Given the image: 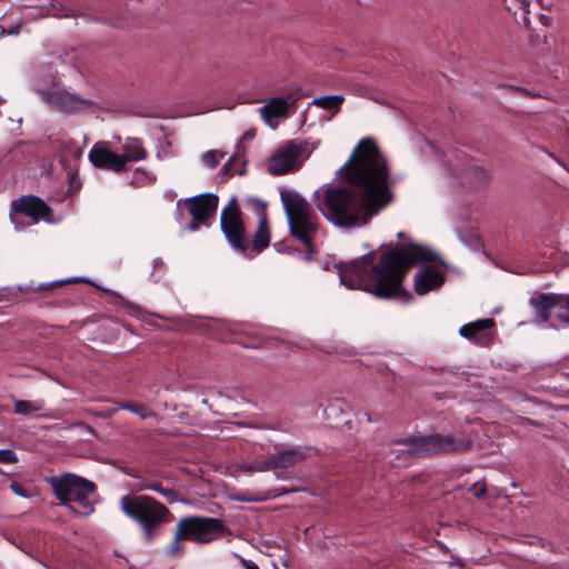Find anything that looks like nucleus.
Masks as SVG:
<instances>
[{"label":"nucleus","instance_id":"34","mask_svg":"<svg viewBox=\"0 0 569 569\" xmlns=\"http://www.w3.org/2000/svg\"><path fill=\"white\" fill-rule=\"evenodd\" d=\"M262 467V462H259V463H242L240 465V470L244 471V472H252V471H257V472H264L266 470H261L259 468Z\"/></svg>","mask_w":569,"mask_h":569},{"label":"nucleus","instance_id":"46","mask_svg":"<svg viewBox=\"0 0 569 569\" xmlns=\"http://www.w3.org/2000/svg\"><path fill=\"white\" fill-rule=\"evenodd\" d=\"M397 237H398L399 239H402V238H405V233H403V232H398Z\"/></svg>","mask_w":569,"mask_h":569},{"label":"nucleus","instance_id":"5","mask_svg":"<svg viewBox=\"0 0 569 569\" xmlns=\"http://www.w3.org/2000/svg\"><path fill=\"white\" fill-rule=\"evenodd\" d=\"M280 199L290 234L311 249L320 231V218L312 206L297 191L282 190Z\"/></svg>","mask_w":569,"mask_h":569},{"label":"nucleus","instance_id":"32","mask_svg":"<svg viewBox=\"0 0 569 569\" xmlns=\"http://www.w3.org/2000/svg\"><path fill=\"white\" fill-rule=\"evenodd\" d=\"M469 491H470L475 497H477V498H482V497L486 495V492H487L486 483H485V482H482V481H477V482H475V483L470 487Z\"/></svg>","mask_w":569,"mask_h":569},{"label":"nucleus","instance_id":"22","mask_svg":"<svg viewBox=\"0 0 569 569\" xmlns=\"http://www.w3.org/2000/svg\"><path fill=\"white\" fill-rule=\"evenodd\" d=\"M44 409V402L41 400L28 401L16 399L13 412L16 415L29 416L33 412H38Z\"/></svg>","mask_w":569,"mask_h":569},{"label":"nucleus","instance_id":"42","mask_svg":"<svg viewBox=\"0 0 569 569\" xmlns=\"http://www.w3.org/2000/svg\"><path fill=\"white\" fill-rule=\"evenodd\" d=\"M519 1H520L522 10L525 12H529L528 7L530 6L531 0H519ZM537 1L540 2V0H537Z\"/></svg>","mask_w":569,"mask_h":569},{"label":"nucleus","instance_id":"1","mask_svg":"<svg viewBox=\"0 0 569 569\" xmlns=\"http://www.w3.org/2000/svg\"><path fill=\"white\" fill-rule=\"evenodd\" d=\"M340 171L350 186L325 184L313 193L318 210L332 224L362 227L392 202L389 168L373 139H361Z\"/></svg>","mask_w":569,"mask_h":569},{"label":"nucleus","instance_id":"29","mask_svg":"<svg viewBox=\"0 0 569 569\" xmlns=\"http://www.w3.org/2000/svg\"><path fill=\"white\" fill-rule=\"evenodd\" d=\"M152 491L160 493L168 503H173L179 501V492L173 488H164L160 482H154L152 487Z\"/></svg>","mask_w":569,"mask_h":569},{"label":"nucleus","instance_id":"31","mask_svg":"<svg viewBox=\"0 0 569 569\" xmlns=\"http://www.w3.org/2000/svg\"><path fill=\"white\" fill-rule=\"evenodd\" d=\"M18 461V457L11 449H0V462L13 463Z\"/></svg>","mask_w":569,"mask_h":569},{"label":"nucleus","instance_id":"35","mask_svg":"<svg viewBox=\"0 0 569 569\" xmlns=\"http://www.w3.org/2000/svg\"><path fill=\"white\" fill-rule=\"evenodd\" d=\"M10 489L19 497L28 498L29 495L27 493L26 489L19 485L18 482L13 481L10 485Z\"/></svg>","mask_w":569,"mask_h":569},{"label":"nucleus","instance_id":"38","mask_svg":"<svg viewBox=\"0 0 569 569\" xmlns=\"http://www.w3.org/2000/svg\"><path fill=\"white\" fill-rule=\"evenodd\" d=\"M241 563L243 565L244 569H260L254 562L241 558Z\"/></svg>","mask_w":569,"mask_h":569},{"label":"nucleus","instance_id":"20","mask_svg":"<svg viewBox=\"0 0 569 569\" xmlns=\"http://www.w3.org/2000/svg\"><path fill=\"white\" fill-rule=\"evenodd\" d=\"M250 249H249V256L251 253H261L266 248L269 247L270 243V229L268 219H263L261 221H258L257 230L252 237L251 240H249Z\"/></svg>","mask_w":569,"mask_h":569},{"label":"nucleus","instance_id":"39","mask_svg":"<svg viewBox=\"0 0 569 569\" xmlns=\"http://www.w3.org/2000/svg\"><path fill=\"white\" fill-rule=\"evenodd\" d=\"M200 224H202V223L192 219V221L187 224V229L189 231L194 232L199 229Z\"/></svg>","mask_w":569,"mask_h":569},{"label":"nucleus","instance_id":"18","mask_svg":"<svg viewBox=\"0 0 569 569\" xmlns=\"http://www.w3.org/2000/svg\"><path fill=\"white\" fill-rule=\"evenodd\" d=\"M121 158L123 164L128 166L130 162L144 161L149 157V152L144 147L142 139L137 137H127L121 146Z\"/></svg>","mask_w":569,"mask_h":569},{"label":"nucleus","instance_id":"14","mask_svg":"<svg viewBox=\"0 0 569 569\" xmlns=\"http://www.w3.org/2000/svg\"><path fill=\"white\" fill-rule=\"evenodd\" d=\"M88 159L94 168L111 171L114 173L124 172L129 169L123 164L120 153L113 152L106 143L97 142L88 153Z\"/></svg>","mask_w":569,"mask_h":569},{"label":"nucleus","instance_id":"24","mask_svg":"<svg viewBox=\"0 0 569 569\" xmlns=\"http://www.w3.org/2000/svg\"><path fill=\"white\" fill-rule=\"evenodd\" d=\"M457 234L462 243L471 249L480 247V238L473 230H458Z\"/></svg>","mask_w":569,"mask_h":569},{"label":"nucleus","instance_id":"25","mask_svg":"<svg viewBox=\"0 0 569 569\" xmlns=\"http://www.w3.org/2000/svg\"><path fill=\"white\" fill-rule=\"evenodd\" d=\"M247 204L250 207V209L256 213L258 217V221H261L263 219H268L267 217V203L258 198H248L246 200Z\"/></svg>","mask_w":569,"mask_h":569},{"label":"nucleus","instance_id":"15","mask_svg":"<svg viewBox=\"0 0 569 569\" xmlns=\"http://www.w3.org/2000/svg\"><path fill=\"white\" fill-rule=\"evenodd\" d=\"M298 99L299 97L293 93H290L287 97L271 98L263 107L260 108L262 119L270 127L276 128L277 122L273 123V120L286 118L289 109L295 107Z\"/></svg>","mask_w":569,"mask_h":569},{"label":"nucleus","instance_id":"47","mask_svg":"<svg viewBox=\"0 0 569 569\" xmlns=\"http://www.w3.org/2000/svg\"><path fill=\"white\" fill-rule=\"evenodd\" d=\"M4 102V100L0 97V104H2Z\"/></svg>","mask_w":569,"mask_h":569},{"label":"nucleus","instance_id":"33","mask_svg":"<svg viewBox=\"0 0 569 569\" xmlns=\"http://www.w3.org/2000/svg\"><path fill=\"white\" fill-rule=\"evenodd\" d=\"M473 174L479 183H486L490 179L488 171L480 167L473 168Z\"/></svg>","mask_w":569,"mask_h":569},{"label":"nucleus","instance_id":"12","mask_svg":"<svg viewBox=\"0 0 569 569\" xmlns=\"http://www.w3.org/2000/svg\"><path fill=\"white\" fill-rule=\"evenodd\" d=\"M37 93L41 97L43 102L63 113H72L84 108L96 107L92 100L80 98L67 90L46 91L43 89H37Z\"/></svg>","mask_w":569,"mask_h":569},{"label":"nucleus","instance_id":"44","mask_svg":"<svg viewBox=\"0 0 569 569\" xmlns=\"http://www.w3.org/2000/svg\"><path fill=\"white\" fill-rule=\"evenodd\" d=\"M541 150H542L543 152H546V153H547L551 159H553V160H555V161H557L558 163H561V161L559 160V158H558L555 153H552V152H550V151L546 150L545 148H541Z\"/></svg>","mask_w":569,"mask_h":569},{"label":"nucleus","instance_id":"45","mask_svg":"<svg viewBox=\"0 0 569 569\" xmlns=\"http://www.w3.org/2000/svg\"><path fill=\"white\" fill-rule=\"evenodd\" d=\"M51 284H40L39 286V289H47L48 287H50Z\"/></svg>","mask_w":569,"mask_h":569},{"label":"nucleus","instance_id":"28","mask_svg":"<svg viewBox=\"0 0 569 569\" xmlns=\"http://www.w3.org/2000/svg\"><path fill=\"white\" fill-rule=\"evenodd\" d=\"M224 156H226L224 152H220L217 150H209L202 154L201 161L207 168L213 169L219 164V161L222 158H224Z\"/></svg>","mask_w":569,"mask_h":569},{"label":"nucleus","instance_id":"11","mask_svg":"<svg viewBox=\"0 0 569 569\" xmlns=\"http://www.w3.org/2000/svg\"><path fill=\"white\" fill-rule=\"evenodd\" d=\"M219 204V197L214 193H201L177 201L176 219H181V207L184 206L191 218L203 224L214 217Z\"/></svg>","mask_w":569,"mask_h":569},{"label":"nucleus","instance_id":"3","mask_svg":"<svg viewBox=\"0 0 569 569\" xmlns=\"http://www.w3.org/2000/svg\"><path fill=\"white\" fill-rule=\"evenodd\" d=\"M472 440L462 433L413 435L392 440L385 456L395 467L409 465L410 458L459 453L471 448Z\"/></svg>","mask_w":569,"mask_h":569},{"label":"nucleus","instance_id":"4","mask_svg":"<svg viewBox=\"0 0 569 569\" xmlns=\"http://www.w3.org/2000/svg\"><path fill=\"white\" fill-rule=\"evenodd\" d=\"M122 512L139 525L144 542L151 543L160 535L161 528L171 522V511L151 496L126 495L120 499Z\"/></svg>","mask_w":569,"mask_h":569},{"label":"nucleus","instance_id":"43","mask_svg":"<svg viewBox=\"0 0 569 569\" xmlns=\"http://www.w3.org/2000/svg\"><path fill=\"white\" fill-rule=\"evenodd\" d=\"M508 88L510 90H513V91H517V92H521L523 94H529L528 90L525 89V88H521V87L508 86Z\"/></svg>","mask_w":569,"mask_h":569},{"label":"nucleus","instance_id":"23","mask_svg":"<svg viewBox=\"0 0 569 569\" xmlns=\"http://www.w3.org/2000/svg\"><path fill=\"white\" fill-rule=\"evenodd\" d=\"M156 179V176L148 172L143 168H136L133 171V179L131 181V184L136 187H144L149 183H153Z\"/></svg>","mask_w":569,"mask_h":569},{"label":"nucleus","instance_id":"6","mask_svg":"<svg viewBox=\"0 0 569 569\" xmlns=\"http://www.w3.org/2000/svg\"><path fill=\"white\" fill-rule=\"evenodd\" d=\"M61 506L67 507L78 516H89L93 512L90 496L97 490V486L74 473L67 472L62 476H53L46 479Z\"/></svg>","mask_w":569,"mask_h":569},{"label":"nucleus","instance_id":"9","mask_svg":"<svg viewBox=\"0 0 569 569\" xmlns=\"http://www.w3.org/2000/svg\"><path fill=\"white\" fill-rule=\"evenodd\" d=\"M51 208L39 197L32 194L21 196L12 200L10 206V220L17 230H22L24 224L21 222L20 217H28L32 223L40 220H49Z\"/></svg>","mask_w":569,"mask_h":569},{"label":"nucleus","instance_id":"27","mask_svg":"<svg viewBox=\"0 0 569 569\" xmlns=\"http://www.w3.org/2000/svg\"><path fill=\"white\" fill-rule=\"evenodd\" d=\"M182 540H187L184 537H179V527H176V532L173 540L168 546L166 553L169 557H179L183 553V546L181 545Z\"/></svg>","mask_w":569,"mask_h":569},{"label":"nucleus","instance_id":"7","mask_svg":"<svg viewBox=\"0 0 569 569\" xmlns=\"http://www.w3.org/2000/svg\"><path fill=\"white\" fill-rule=\"evenodd\" d=\"M220 228L229 243L237 252L249 256L250 243L237 197H232L220 214Z\"/></svg>","mask_w":569,"mask_h":569},{"label":"nucleus","instance_id":"2","mask_svg":"<svg viewBox=\"0 0 569 569\" xmlns=\"http://www.w3.org/2000/svg\"><path fill=\"white\" fill-rule=\"evenodd\" d=\"M375 252H369L349 263L338 266L340 282L348 289H360L381 299L406 295L402 282L410 268L419 262L436 260L429 248L410 243L383 252L373 264Z\"/></svg>","mask_w":569,"mask_h":569},{"label":"nucleus","instance_id":"30","mask_svg":"<svg viewBox=\"0 0 569 569\" xmlns=\"http://www.w3.org/2000/svg\"><path fill=\"white\" fill-rule=\"evenodd\" d=\"M120 408L133 412L141 417L142 419H146L149 416H151V412H148L143 405L122 403Z\"/></svg>","mask_w":569,"mask_h":569},{"label":"nucleus","instance_id":"17","mask_svg":"<svg viewBox=\"0 0 569 569\" xmlns=\"http://www.w3.org/2000/svg\"><path fill=\"white\" fill-rule=\"evenodd\" d=\"M529 303L533 309L536 321L546 323L550 319L551 310L558 308L559 298L556 293H539L531 297Z\"/></svg>","mask_w":569,"mask_h":569},{"label":"nucleus","instance_id":"21","mask_svg":"<svg viewBox=\"0 0 569 569\" xmlns=\"http://www.w3.org/2000/svg\"><path fill=\"white\" fill-rule=\"evenodd\" d=\"M343 101H345L343 96L331 94V96L317 97L312 100L311 104L316 106L317 108L330 110L333 112V114H336L340 111Z\"/></svg>","mask_w":569,"mask_h":569},{"label":"nucleus","instance_id":"26","mask_svg":"<svg viewBox=\"0 0 569 569\" xmlns=\"http://www.w3.org/2000/svg\"><path fill=\"white\" fill-rule=\"evenodd\" d=\"M558 298L557 318L569 326V295H558Z\"/></svg>","mask_w":569,"mask_h":569},{"label":"nucleus","instance_id":"19","mask_svg":"<svg viewBox=\"0 0 569 569\" xmlns=\"http://www.w3.org/2000/svg\"><path fill=\"white\" fill-rule=\"evenodd\" d=\"M443 281L445 277L440 271L425 268L415 276V291L418 295H425L440 288Z\"/></svg>","mask_w":569,"mask_h":569},{"label":"nucleus","instance_id":"36","mask_svg":"<svg viewBox=\"0 0 569 569\" xmlns=\"http://www.w3.org/2000/svg\"><path fill=\"white\" fill-rule=\"evenodd\" d=\"M153 483L152 481H149L147 479H142L139 485H137V490L138 491H142V490H152V487H153Z\"/></svg>","mask_w":569,"mask_h":569},{"label":"nucleus","instance_id":"10","mask_svg":"<svg viewBox=\"0 0 569 569\" xmlns=\"http://www.w3.org/2000/svg\"><path fill=\"white\" fill-rule=\"evenodd\" d=\"M305 147L293 140L286 142L271 156L268 164L269 171L274 176H282L299 169L305 160Z\"/></svg>","mask_w":569,"mask_h":569},{"label":"nucleus","instance_id":"37","mask_svg":"<svg viewBox=\"0 0 569 569\" xmlns=\"http://www.w3.org/2000/svg\"><path fill=\"white\" fill-rule=\"evenodd\" d=\"M232 161H233V158H230L223 166H222V173L226 174V176H229L232 173Z\"/></svg>","mask_w":569,"mask_h":569},{"label":"nucleus","instance_id":"16","mask_svg":"<svg viewBox=\"0 0 569 569\" xmlns=\"http://www.w3.org/2000/svg\"><path fill=\"white\" fill-rule=\"evenodd\" d=\"M495 326L492 318L478 319L460 327L459 335L479 345H485L491 337L490 330Z\"/></svg>","mask_w":569,"mask_h":569},{"label":"nucleus","instance_id":"41","mask_svg":"<svg viewBox=\"0 0 569 569\" xmlns=\"http://www.w3.org/2000/svg\"><path fill=\"white\" fill-rule=\"evenodd\" d=\"M254 136H256V131L254 130H247L246 132H243L242 139L243 140H249V139H252Z\"/></svg>","mask_w":569,"mask_h":569},{"label":"nucleus","instance_id":"40","mask_svg":"<svg viewBox=\"0 0 569 569\" xmlns=\"http://www.w3.org/2000/svg\"><path fill=\"white\" fill-rule=\"evenodd\" d=\"M362 418H365L367 422H371V416L368 411H362L358 413L359 421H361Z\"/></svg>","mask_w":569,"mask_h":569},{"label":"nucleus","instance_id":"13","mask_svg":"<svg viewBox=\"0 0 569 569\" xmlns=\"http://www.w3.org/2000/svg\"><path fill=\"white\" fill-rule=\"evenodd\" d=\"M307 453L301 448H289L279 450L262 461L261 470H273L278 479H287L289 476L284 471L288 468L295 467L297 463L303 461Z\"/></svg>","mask_w":569,"mask_h":569},{"label":"nucleus","instance_id":"8","mask_svg":"<svg viewBox=\"0 0 569 569\" xmlns=\"http://www.w3.org/2000/svg\"><path fill=\"white\" fill-rule=\"evenodd\" d=\"M179 537L199 545L210 543L226 532L224 523L217 518L188 516L179 519Z\"/></svg>","mask_w":569,"mask_h":569}]
</instances>
